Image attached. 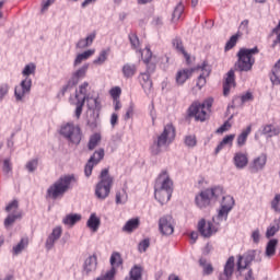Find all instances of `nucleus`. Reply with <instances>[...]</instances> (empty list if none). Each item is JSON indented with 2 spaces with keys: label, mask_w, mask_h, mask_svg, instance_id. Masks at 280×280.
I'll use <instances>...</instances> for the list:
<instances>
[{
  "label": "nucleus",
  "mask_w": 280,
  "mask_h": 280,
  "mask_svg": "<svg viewBox=\"0 0 280 280\" xmlns=\"http://www.w3.org/2000/svg\"><path fill=\"white\" fill-rule=\"evenodd\" d=\"M176 139V129L174 128V125L167 124L164 126L163 131L156 136V138H153V142L150 145V152L152 156H159L162 152H165L172 143H174V140Z\"/></svg>",
  "instance_id": "1"
},
{
  "label": "nucleus",
  "mask_w": 280,
  "mask_h": 280,
  "mask_svg": "<svg viewBox=\"0 0 280 280\" xmlns=\"http://www.w3.org/2000/svg\"><path fill=\"white\" fill-rule=\"evenodd\" d=\"M174 194V182L170 178L167 171H162L155 182L154 197L160 205H165L172 199Z\"/></svg>",
  "instance_id": "2"
},
{
  "label": "nucleus",
  "mask_w": 280,
  "mask_h": 280,
  "mask_svg": "<svg viewBox=\"0 0 280 280\" xmlns=\"http://www.w3.org/2000/svg\"><path fill=\"white\" fill-rule=\"evenodd\" d=\"M257 54H259V48L257 46L254 48H241L236 55L237 60L234 65L235 71H240L241 73L253 71L255 56H257Z\"/></svg>",
  "instance_id": "3"
},
{
  "label": "nucleus",
  "mask_w": 280,
  "mask_h": 280,
  "mask_svg": "<svg viewBox=\"0 0 280 280\" xmlns=\"http://www.w3.org/2000/svg\"><path fill=\"white\" fill-rule=\"evenodd\" d=\"M71 183H75L74 175H63L59 177L58 180L48 187L46 198H49L50 200L62 198V196L71 189Z\"/></svg>",
  "instance_id": "4"
},
{
  "label": "nucleus",
  "mask_w": 280,
  "mask_h": 280,
  "mask_svg": "<svg viewBox=\"0 0 280 280\" xmlns=\"http://www.w3.org/2000/svg\"><path fill=\"white\" fill-rule=\"evenodd\" d=\"M100 180L95 186V196L98 200H106L108 196H110V189H113V183L115 179L108 173V168L102 170L100 176Z\"/></svg>",
  "instance_id": "5"
},
{
  "label": "nucleus",
  "mask_w": 280,
  "mask_h": 280,
  "mask_svg": "<svg viewBox=\"0 0 280 280\" xmlns=\"http://www.w3.org/2000/svg\"><path fill=\"white\" fill-rule=\"evenodd\" d=\"M222 194H224V190L220 186L208 188L195 197V203L199 209H207V207L212 202H215Z\"/></svg>",
  "instance_id": "6"
},
{
  "label": "nucleus",
  "mask_w": 280,
  "mask_h": 280,
  "mask_svg": "<svg viewBox=\"0 0 280 280\" xmlns=\"http://www.w3.org/2000/svg\"><path fill=\"white\" fill-rule=\"evenodd\" d=\"M211 106H213V98H207L202 103L194 102L188 108V117H194L196 121H207Z\"/></svg>",
  "instance_id": "7"
},
{
  "label": "nucleus",
  "mask_w": 280,
  "mask_h": 280,
  "mask_svg": "<svg viewBox=\"0 0 280 280\" xmlns=\"http://www.w3.org/2000/svg\"><path fill=\"white\" fill-rule=\"evenodd\" d=\"M60 136L67 139L69 143L80 145V142L82 141V129H80V126H75L73 122H68L61 126Z\"/></svg>",
  "instance_id": "8"
},
{
  "label": "nucleus",
  "mask_w": 280,
  "mask_h": 280,
  "mask_svg": "<svg viewBox=\"0 0 280 280\" xmlns=\"http://www.w3.org/2000/svg\"><path fill=\"white\" fill-rule=\"evenodd\" d=\"M224 220H218V215L213 217L211 221H206L201 219L198 222V231L202 237H211L214 233L220 231V224H222Z\"/></svg>",
  "instance_id": "9"
},
{
  "label": "nucleus",
  "mask_w": 280,
  "mask_h": 280,
  "mask_svg": "<svg viewBox=\"0 0 280 280\" xmlns=\"http://www.w3.org/2000/svg\"><path fill=\"white\" fill-rule=\"evenodd\" d=\"M256 261V264H261V250L259 249H249L244 255H240L237 258V270H246V267Z\"/></svg>",
  "instance_id": "10"
},
{
  "label": "nucleus",
  "mask_w": 280,
  "mask_h": 280,
  "mask_svg": "<svg viewBox=\"0 0 280 280\" xmlns=\"http://www.w3.org/2000/svg\"><path fill=\"white\" fill-rule=\"evenodd\" d=\"M85 102H88L89 110H93L94 117L93 120H88V126H90V128H97V124L100 121V110H102V102H100V96H88Z\"/></svg>",
  "instance_id": "11"
},
{
  "label": "nucleus",
  "mask_w": 280,
  "mask_h": 280,
  "mask_svg": "<svg viewBox=\"0 0 280 280\" xmlns=\"http://www.w3.org/2000/svg\"><path fill=\"white\" fill-rule=\"evenodd\" d=\"M5 211L9 214L4 219V229H10V226H12V224H14V222H16V220H21V218H22V213H21V211H19V201L18 200L11 201L5 207Z\"/></svg>",
  "instance_id": "12"
},
{
  "label": "nucleus",
  "mask_w": 280,
  "mask_h": 280,
  "mask_svg": "<svg viewBox=\"0 0 280 280\" xmlns=\"http://www.w3.org/2000/svg\"><path fill=\"white\" fill-rule=\"evenodd\" d=\"M30 93H32V78L26 77L14 88L15 102H23L25 95H30Z\"/></svg>",
  "instance_id": "13"
},
{
  "label": "nucleus",
  "mask_w": 280,
  "mask_h": 280,
  "mask_svg": "<svg viewBox=\"0 0 280 280\" xmlns=\"http://www.w3.org/2000/svg\"><path fill=\"white\" fill-rule=\"evenodd\" d=\"M235 206V199L228 195L224 196L221 202V208L218 211L217 220H223L226 222L229 220V213L233 210V207Z\"/></svg>",
  "instance_id": "14"
},
{
  "label": "nucleus",
  "mask_w": 280,
  "mask_h": 280,
  "mask_svg": "<svg viewBox=\"0 0 280 280\" xmlns=\"http://www.w3.org/2000/svg\"><path fill=\"white\" fill-rule=\"evenodd\" d=\"M159 231L162 235L174 233V218L171 214H165L159 219Z\"/></svg>",
  "instance_id": "15"
},
{
  "label": "nucleus",
  "mask_w": 280,
  "mask_h": 280,
  "mask_svg": "<svg viewBox=\"0 0 280 280\" xmlns=\"http://www.w3.org/2000/svg\"><path fill=\"white\" fill-rule=\"evenodd\" d=\"M235 272V257L230 256L223 267V271L219 273L218 280H233Z\"/></svg>",
  "instance_id": "16"
},
{
  "label": "nucleus",
  "mask_w": 280,
  "mask_h": 280,
  "mask_svg": "<svg viewBox=\"0 0 280 280\" xmlns=\"http://www.w3.org/2000/svg\"><path fill=\"white\" fill-rule=\"evenodd\" d=\"M59 237H62V228L56 226L52 229V232L46 238V243H45L46 250H51V248H54V246L56 245V241Z\"/></svg>",
  "instance_id": "17"
},
{
  "label": "nucleus",
  "mask_w": 280,
  "mask_h": 280,
  "mask_svg": "<svg viewBox=\"0 0 280 280\" xmlns=\"http://www.w3.org/2000/svg\"><path fill=\"white\" fill-rule=\"evenodd\" d=\"M141 57L144 65H147V69L154 71V67H156V57L152 55L150 47L147 46L143 50H141Z\"/></svg>",
  "instance_id": "18"
},
{
  "label": "nucleus",
  "mask_w": 280,
  "mask_h": 280,
  "mask_svg": "<svg viewBox=\"0 0 280 280\" xmlns=\"http://www.w3.org/2000/svg\"><path fill=\"white\" fill-rule=\"evenodd\" d=\"M150 70L151 69H148V72L140 73L139 75V82L145 95H150V93H152V79H150Z\"/></svg>",
  "instance_id": "19"
},
{
  "label": "nucleus",
  "mask_w": 280,
  "mask_h": 280,
  "mask_svg": "<svg viewBox=\"0 0 280 280\" xmlns=\"http://www.w3.org/2000/svg\"><path fill=\"white\" fill-rule=\"evenodd\" d=\"M89 71V63H84L81 68H79L77 71H74L71 75L70 80V84H73L75 86V84H78V82H80V80H84V78H86V72Z\"/></svg>",
  "instance_id": "20"
},
{
  "label": "nucleus",
  "mask_w": 280,
  "mask_h": 280,
  "mask_svg": "<svg viewBox=\"0 0 280 280\" xmlns=\"http://www.w3.org/2000/svg\"><path fill=\"white\" fill-rule=\"evenodd\" d=\"M235 86V71L230 70L226 74L225 82L223 83V95L228 97L229 93H231V89Z\"/></svg>",
  "instance_id": "21"
},
{
  "label": "nucleus",
  "mask_w": 280,
  "mask_h": 280,
  "mask_svg": "<svg viewBox=\"0 0 280 280\" xmlns=\"http://www.w3.org/2000/svg\"><path fill=\"white\" fill-rule=\"evenodd\" d=\"M233 163L236 170H244L248 165V153L236 152L233 158Z\"/></svg>",
  "instance_id": "22"
},
{
  "label": "nucleus",
  "mask_w": 280,
  "mask_h": 280,
  "mask_svg": "<svg viewBox=\"0 0 280 280\" xmlns=\"http://www.w3.org/2000/svg\"><path fill=\"white\" fill-rule=\"evenodd\" d=\"M266 163H268V155H266V153H261L253 160L250 167L253 172H260V170L266 167Z\"/></svg>",
  "instance_id": "23"
},
{
  "label": "nucleus",
  "mask_w": 280,
  "mask_h": 280,
  "mask_svg": "<svg viewBox=\"0 0 280 280\" xmlns=\"http://www.w3.org/2000/svg\"><path fill=\"white\" fill-rule=\"evenodd\" d=\"M199 69H201L202 73L198 77L197 86L201 89L205 84H207V78L211 73V68L206 61H203Z\"/></svg>",
  "instance_id": "24"
},
{
  "label": "nucleus",
  "mask_w": 280,
  "mask_h": 280,
  "mask_svg": "<svg viewBox=\"0 0 280 280\" xmlns=\"http://www.w3.org/2000/svg\"><path fill=\"white\" fill-rule=\"evenodd\" d=\"M89 94V82H83L79 90L75 91V100L77 102H86V98L90 97Z\"/></svg>",
  "instance_id": "25"
},
{
  "label": "nucleus",
  "mask_w": 280,
  "mask_h": 280,
  "mask_svg": "<svg viewBox=\"0 0 280 280\" xmlns=\"http://www.w3.org/2000/svg\"><path fill=\"white\" fill-rule=\"evenodd\" d=\"M83 270L89 275L90 272H95L97 270V256L92 255L88 257L83 265Z\"/></svg>",
  "instance_id": "26"
},
{
  "label": "nucleus",
  "mask_w": 280,
  "mask_h": 280,
  "mask_svg": "<svg viewBox=\"0 0 280 280\" xmlns=\"http://www.w3.org/2000/svg\"><path fill=\"white\" fill-rule=\"evenodd\" d=\"M253 130V127L249 125L246 127V129H244L236 139V145L237 148H244V145H246V141H248V135H250Z\"/></svg>",
  "instance_id": "27"
},
{
  "label": "nucleus",
  "mask_w": 280,
  "mask_h": 280,
  "mask_svg": "<svg viewBox=\"0 0 280 280\" xmlns=\"http://www.w3.org/2000/svg\"><path fill=\"white\" fill-rule=\"evenodd\" d=\"M234 140H235V133L225 136L215 148L214 154H220V152H222V150H224V147L226 145H230V147L233 145Z\"/></svg>",
  "instance_id": "28"
},
{
  "label": "nucleus",
  "mask_w": 280,
  "mask_h": 280,
  "mask_svg": "<svg viewBox=\"0 0 280 280\" xmlns=\"http://www.w3.org/2000/svg\"><path fill=\"white\" fill-rule=\"evenodd\" d=\"M121 71H122L124 78H126L127 80H130V78H135V75L137 74V65L125 63L122 66Z\"/></svg>",
  "instance_id": "29"
},
{
  "label": "nucleus",
  "mask_w": 280,
  "mask_h": 280,
  "mask_svg": "<svg viewBox=\"0 0 280 280\" xmlns=\"http://www.w3.org/2000/svg\"><path fill=\"white\" fill-rule=\"evenodd\" d=\"M95 32L89 34L85 38H81L78 43H77V48L78 49H86V47H91L93 45V40H95Z\"/></svg>",
  "instance_id": "30"
},
{
  "label": "nucleus",
  "mask_w": 280,
  "mask_h": 280,
  "mask_svg": "<svg viewBox=\"0 0 280 280\" xmlns=\"http://www.w3.org/2000/svg\"><path fill=\"white\" fill-rule=\"evenodd\" d=\"M95 55V49H89L85 50L79 55H77L74 61H73V67H78V65H82V62H84V60H89V58H91V56Z\"/></svg>",
  "instance_id": "31"
},
{
  "label": "nucleus",
  "mask_w": 280,
  "mask_h": 280,
  "mask_svg": "<svg viewBox=\"0 0 280 280\" xmlns=\"http://www.w3.org/2000/svg\"><path fill=\"white\" fill-rule=\"evenodd\" d=\"M192 71L190 69H183L176 73V83L183 85L189 78H191Z\"/></svg>",
  "instance_id": "32"
},
{
  "label": "nucleus",
  "mask_w": 280,
  "mask_h": 280,
  "mask_svg": "<svg viewBox=\"0 0 280 280\" xmlns=\"http://www.w3.org/2000/svg\"><path fill=\"white\" fill-rule=\"evenodd\" d=\"M81 220L82 215L80 214H67L62 219V224H65L66 226H75V224H78V222H80Z\"/></svg>",
  "instance_id": "33"
},
{
  "label": "nucleus",
  "mask_w": 280,
  "mask_h": 280,
  "mask_svg": "<svg viewBox=\"0 0 280 280\" xmlns=\"http://www.w3.org/2000/svg\"><path fill=\"white\" fill-rule=\"evenodd\" d=\"M101 221L97 214L92 213L86 222V226H89L93 231V233H97Z\"/></svg>",
  "instance_id": "34"
},
{
  "label": "nucleus",
  "mask_w": 280,
  "mask_h": 280,
  "mask_svg": "<svg viewBox=\"0 0 280 280\" xmlns=\"http://www.w3.org/2000/svg\"><path fill=\"white\" fill-rule=\"evenodd\" d=\"M277 244H279V241H277V238H272L267 243L265 250L266 257H275L277 253Z\"/></svg>",
  "instance_id": "35"
},
{
  "label": "nucleus",
  "mask_w": 280,
  "mask_h": 280,
  "mask_svg": "<svg viewBox=\"0 0 280 280\" xmlns=\"http://www.w3.org/2000/svg\"><path fill=\"white\" fill-rule=\"evenodd\" d=\"M199 266H201L203 275L206 277H209V275H213V265H211V262H208L205 258L199 259Z\"/></svg>",
  "instance_id": "36"
},
{
  "label": "nucleus",
  "mask_w": 280,
  "mask_h": 280,
  "mask_svg": "<svg viewBox=\"0 0 280 280\" xmlns=\"http://www.w3.org/2000/svg\"><path fill=\"white\" fill-rule=\"evenodd\" d=\"M128 202V192L122 188L116 192V205H126Z\"/></svg>",
  "instance_id": "37"
},
{
  "label": "nucleus",
  "mask_w": 280,
  "mask_h": 280,
  "mask_svg": "<svg viewBox=\"0 0 280 280\" xmlns=\"http://www.w3.org/2000/svg\"><path fill=\"white\" fill-rule=\"evenodd\" d=\"M27 238H22L15 246L12 248L13 255H21L25 248H27Z\"/></svg>",
  "instance_id": "38"
},
{
  "label": "nucleus",
  "mask_w": 280,
  "mask_h": 280,
  "mask_svg": "<svg viewBox=\"0 0 280 280\" xmlns=\"http://www.w3.org/2000/svg\"><path fill=\"white\" fill-rule=\"evenodd\" d=\"M183 12H185V5L183 4V2H179V3L174 8L172 20H173L174 22L180 21L182 16H183Z\"/></svg>",
  "instance_id": "39"
},
{
  "label": "nucleus",
  "mask_w": 280,
  "mask_h": 280,
  "mask_svg": "<svg viewBox=\"0 0 280 280\" xmlns=\"http://www.w3.org/2000/svg\"><path fill=\"white\" fill-rule=\"evenodd\" d=\"M137 226H139V219H131L126 222V224L122 228V231H125L126 233H132V231H135Z\"/></svg>",
  "instance_id": "40"
},
{
  "label": "nucleus",
  "mask_w": 280,
  "mask_h": 280,
  "mask_svg": "<svg viewBox=\"0 0 280 280\" xmlns=\"http://www.w3.org/2000/svg\"><path fill=\"white\" fill-rule=\"evenodd\" d=\"M102 141V136L100 133H94L90 137L88 148L89 150H95L97 148V143Z\"/></svg>",
  "instance_id": "41"
},
{
  "label": "nucleus",
  "mask_w": 280,
  "mask_h": 280,
  "mask_svg": "<svg viewBox=\"0 0 280 280\" xmlns=\"http://www.w3.org/2000/svg\"><path fill=\"white\" fill-rule=\"evenodd\" d=\"M240 38L242 37L237 35V33L232 35L225 44V51H230V49H233V47L237 45V40H240Z\"/></svg>",
  "instance_id": "42"
},
{
  "label": "nucleus",
  "mask_w": 280,
  "mask_h": 280,
  "mask_svg": "<svg viewBox=\"0 0 280 280\" xmlns=\"http://www.w3.org/2000/svg\"><path fill=\"white\" fill-rule=\"evenodd\" d=\"M255 97L253 96L252 92H246L245 94H242L241 96H236L234 98V102H241V104H246L247 102H253Z\"/></svg>",
  "instance_id": "43"
},
{
  "label": "nucleus",
  "mask_w": 280,
  "mask_h": 280,
  "mask_svg": "<svg viewBox=\"0 0 280 280\" xmlns=\"http://www.w3.org/2000/svg\"><path fill=\"white\" fill-rule=\"evenodd\" d=\"M262 135H268V137H277V135H279V129L272 125H266L262 129Z\"/></svg>",
  "instance_id": "44"
},
{
  "label": "nucleus",
  "mask_w": 280,
  "mask_h": 280,
  "mask_svg": "<svg viewBox=\"0 0 280 280\" xmlns=\"http://www.w3.org/2000/svg\"><path fill=\"white\" fill-rule=\"evenodd\" d=\"M35 73H36V65L34 63L26 65L22 71V75H24V78H30V75H34Z\"/></svg>",
  "instance_id": "45"
},
{
  "label": "nucleus",
  "mask_w": 280,
  "mask_h": 280,
  "mask_svg": "<svg viewBox=\"0 0 280 280\" xmlns=\"http://www.w3.org/2000/svg\"><path fill=\"white\" fill-rule=\"evenodd\" d=\"M173 45L177 49V51H180V54H183L186 60H189V55L187 54V51H185V47H183V42L180 39H174Z\"/></svg>",
  "instance_id": "46"
},
{
  "label": "nucleus",
  "mask_w": 280,
  "mask_h": 280,
  "mask_svg": "<svg viewBox=\"0 0 280 280\" xmlns=\"http://www.w3.org/2000/svg\"><path fill=\"white\" fill-rule=\"evenodd\" d=\"M116 273H117V270H115V268H110V270L101 275L98 278H96V280H115Z\"/></svg>",
  "instance_id": "47"
},
{
  "label": "nucleus",
  "mask_w": 280,
  "mask_h": 280,
  "mask_svg": "<svg viewBox=\"0 0 280 280\" xmlns=\"http://www.w3.org/2000/svg\"><path fill=\"white\" fill-rule=\"evenodd\" d=\"M108 58V50L104 49L100 52L98 57L93 60V65H104Z\"/></svg>",
  "instance_id": "48"
},
{
  "label": "nucleus",
  "mask_w": 280,
  "mask_h": 280,
  "mask_svg": "<svg viewBox=\"0 0 280 280\" xmlns=\"http://www.w3.org/2000/svg\"><path fill=\"white\" fill-rule=\"evenodd\" d=\"M110 266L115 268V266H121V255L117 252H114L110 256Z\"/></svg>",
  "instance_id": "49"
},
{
  "label": "nucleus",
  "mask_w": 280,
  "mask_h": 280,
  "mask_svg": "<svg viewBox=\"0 0 280 280\" xmlns=\"http://www.w3.org/2000/svg\"><path fill=\"white\" fill-rule=\"evenodd\" d=\"M236 34L241 37L244 36V34H248V20H244L241 22Z\"/></svg>",
  "instance_id": "50"
},
{
  "label": "nucleus",
  "mask_w": 280,
  "mask_h": 280,
  "mask_svg": "<svg viewBox=\"0 0 280 280\" xmlns=\"http://www.w3.org/2000/svg\"><path fill=\"white\" fill-rule=\"evenodd\" d=\"M104 149L96 150L93 155L90 158V161L95 162L96 164L104 159Z\"/></svg>",
  "instance_id": "51"
},
{
  "label": "nucleus",
  "mask_w": 280,
  "mask_h": 280,
  "mask_svg": "<svg viewBox=\"0 0 280 280\" xmlns=\"http://www.w3.org/2000/svg\"><path fill=\"white\" fill-rule=\"evenodd\" d=\"M250 240L256 246L259 245V242H261V232L259 229H256L252 232Z\"/></svg>",
  "instance_id": "52"
},
{
  "label": "nucleus",
  "mask_w": 280,
  "mask_h": 280,
  "mask_svg": "<svg viewBox=\"0 0 280 280\" xmlns=\"http://www.w3.org/2000/svg\"><path fill=\"white\" fill-rule=\"evenodd\" d=\"M95 165H97V163L93 162L91 159L88 161L84 168V174L86 178H89V176L93 174V167H95Z\"/></svg>",
  "instance_id": "53"
},
{
  "label": "nucleus",
  "mask_w": 280,
  "mask_h": 280,
  "mask_svg": "<svg viewBox=\"0 0 280 280\" xmlns=\"http://www.w3.org/2000/svg\"><path fill=\"white\" fill-rule=\"evenodd\" d=\"M2 172L4 174H10V172H12V160L10 158L3 160Z\"/></svg>",
  "instance_id": "54"
},
{
  "label": "nucleus",
  "mask_w": 280,
  "mask_h": 280,
  "mask_svg": "<svg viewBox=\"0 0 280 280\" xmlns=\"http://www.w3.org/2000/svg\"><path fill=\"white\" fill-rule=\"evenodd\" d=\"M38 168V160H36V159H33V160H31V161H28L27 163H26V170H27V172H36V170Z\"/></svg>",
  "instance_id": "55"
},
{
  "label": "nucleus",
  "mask_w": 280,
  "mask_h": 280,
  "mask_svg": "<svg viewBox=\"0 0 280 280\" xmlns=\"http://www.w3.org/2000/svg\"><path fill=\"white\" fill-rule=\"evenodd\" d=\"M241 280H255V276L253 275V269H248L247 271L242 270Z\"/></svg>",
  "instance_id": "56"
},
{
  "label": "nucleus",
  "mask_w": 280,
  "mask_h": 280,
  "mask_svg": "<svg viewBox=\"0 0 280 280\" xmlns=\"http://www.w3.org/2000/svg\"><path fill=\"white\" fill-rule=\"evenodd\" d=\"M196 136L190 135V136H186L185 138V145H187V148H196Z\"/></svg>",
  "instance_id": "57"
},
{
  "label": "nucleus",
  "mask_w": 280,
  "mask_h": 280,
  "mask_svg": "<svg viewBox=\"0 0 280 280\" xmlns=\"http://www.w3.org/2000/svg\"><path fill=\"white\" fill-rule=\"evenodd\" d=\"M55 3H56V0H42V9H40L42 14H45V12L49 10V7L54 5Z\"/></svg>",
  "instance_id": "58"
},
{
  "label": "nucleus",
  "mask_w": 280,
  "mask_h": 280,
  "mask_svg": "<svg viewBox=\"0 0 280 280\" xmlns=\"http://www.w3.org/2000/svg\"><path fill=\"white\" fill-rule=\"evenodd\" d=\"M150 248V240L145 238L138 245L139 253H145Z\"/></svg>",
  "instance_id": "59"
},
{
  "label": "nucleus",
  "mask_w": 280,
  "mask_h": 280,
  "mask_svg": "<svg viewBox=\"0 0 280 280\" xmlns=\"http://www.w3.org/2000/svg\"><path fill=\"white\" fill-rule=\"evenodd\" d=\"M9 92L10 85H8V83H3L0 85V102H2L3 97H5V95H8Z\"/></svg>",
  "instance_id": "60"
},
{
  "label": "nucleus",
  "mask_w": 280,
  "mask_h": 280,
  "mask_svg": "<svg viewBox=\"0 0 280 280\" xmlns=\"http://www.w3.org/2000/svg\"><path fill=\"white\" fill-rule=\"evenodd\" d=\"M129 40L133 49H137L139 47V37L137 36V34H129Z\"/></svg>",
  "instance_id": "61"
},
{
  "label": "nucleus",
  "mask_w": 280,
  "mask_h": 280,
  "mask_svg": "<svg viewBox=\"0 0 280 280\" xmlns=\"http://www.w3.org/2000/svg\"><path fill=\"white\" fill-rule=\"evenodd\" d=\"M84 101H77V108H75V117L80 119V115H82V108L84 107Z\"/></svg>",
  "instance_id": "62"
},
{
  "label": "nucleus",
  "mask_w": 280,
  "mask_h": 280,
  "mask_svg": "<svg viewBox=\"0 0 280 280\" xmlns=\"http://www.w3.org/2000/svg\"><path fill=\"white\" fill-rule=\"evenodd\" d=\"M109 93L113 100H118L119 95H121V88L119 86L113 88Z\"/></svg>",
  "instance_id": "63"
},
{
  "label": "nucleus",
  "mask_w": 280,
  "mask_h": 280,
  "mask_svg": "<svg viewBox=\"0 0 280 280\" xmlns=\"http://www.w3.org/2000/svg\"><path fill=\"white\" fill-rule=\"evenodd\" d=\"M229 128H231V122L225 121L218 130L217 132L219 135H222V132H226V130H229Z\"/></svg>",
  "instance_id": "64"
}]
</instances>
